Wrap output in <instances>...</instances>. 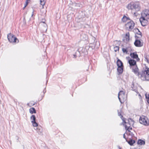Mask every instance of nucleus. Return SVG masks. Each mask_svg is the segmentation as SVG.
I'll return each mask as SVG.
<instances>
[{"instance_id": "obj_37", "label": "nucleus", "mask_w": 149, "mask_h": 149, "mask_svg": "<svg viewBox=\"0 0 149 149\" xmlns=\"http://www.w3.org/2000/svg\"><path fill=\"white\" fill-rule=\"evenodd\" d=\"M43 92L44 94L45 93H46V90H45V89L43 90Z\"/></svg>"}, {"instance_id": "obj_30", "label": "nucleus", "mask_w": 149, "mask_h": 149, "mask_svg": "<svg viewBox=\"0 0 149 149\" xmlns=\"http://www.w3.org/2000/svg\"><path fill=\"white\" fill-rule=\"evenodd\" d=\"M123 52L124 53H127L128 52L127 49V48H123L122 49Z\"/></svg>"}, {"instance_id": "obj_21", "label": "nucleus", "mask_w": 149, "mask_h": 149, "mask_svg": "<svg viewBox=\"0 0 149 149\" xmlns=\"http://www.w3.org/2000/svg\"><path fill=\"white\" fill-rule=\"evenodd\" d=\"M118 115L120 116V118L122 120H123V123H126V122L125 121V118H123V116L121 115V113L118 110Z\"/></svg>"}, {"instance_id": "obj_31", "label": "nucleus", "mask_w": 149, "mask_h": 149, "mask_svg": "<svg viewBox=\"0 0 149 149\" xmlns=\"http://www.w3.org/2000/svg\"><path fill=\"white\" fill-rule=\"evenodd\" d=\"M114 49L115 52H116L119 50V47L118 46H116L114 47Z\"/></svg>"}, {"instance_id": "obj_11", "label": "nucleus", "mask_w": 149, "mask_h": 149, "mask_svg": "<svg viewBox=\"0 0 149 149\" xmlns=\"http://www.w3.org/2000/svg\"><path fill=\"white\" fill-rule=\"evenodd\" d=\"M130 56L134 59H136L137 61H139L140 60L139 58L138 57V54L136 52H135L133 53H131L130 55Z\"/></svg>"}, {"instance_id": "obj_40", "label": "nucleus", "mask_w": 149, "mask_h": 149, "mask_svg": "<svg viewBox=\"0 0 149 149\" xmlns=\"http://www.w3.org/2000/svg\"><path fill=\"white\" fill-rule=\"evenodd\" d=\"M136 13V11L135 12H134V15H135Z\"/></svg>"}, {"instance_id": "obj_19", "label": "nucleus", "mask_w": 149, "mask_h": 149, "mask_svg": "<svg viewBox=\"0 0 149 149\" xmlns=\"http://www.w3.org/2000/svg\"><path fill=\"white\" fill-rule=\"evenodd\" d=\"M137 144L140 145H144L145 144V142L144 140L139 139L138 141Z\"/></svg>"}, {"instance_id": "obj_45", "label": "nucleus", "mask_w": 149, "mask_h": 149, "mask_svg": "<svg viewBox=\"0 0 149 149\" xmlns=\"http://www.w3.org/2000/svg\"><path fill=\"white\" fill-rule=\"evenodd\" d=\"M129 58H130V57H126V58L127 59H128Z\"/></svg>"}, {"instance_id": "obj_20", "label": "nucleus", "mask_w": 149, "mask_h": 149, "mask_svg": "<svg viewBox=\"0 0 149 149\" xmlns=\"http://www.w3.org/2000/svg\"><path fill=\"white\" fill-rule=\"evenodd\" d=\"M130 19L129 17H127L125 15H124L122 18V21L124 22H125L128 20H130Z\"/></svg>"}, {"instance_id": "obj_16", "label": "nucleus", "mask_w": 149, "mask_h": 149, "mask_svg": "<svg viewBox=\"0 0 149 149\" xmlns=\"http://www.w3.org/2000/svg\"><path fill=\"white\" fill-rule=\"evenodd\" d=\"M123 70V66L118 67L117 69L118 74V75L121 74Z\"/></svg>"}, {"instance_id": "obj_29", "label": "nucleus", "mask_w": 149, "mask_h": 149, "mask_svg": "<svg viewBox=\"0 0 149 149\" xmlns=\"http://www.w3.org/2000/svg\"><path fill=\"white\" fill-rule=\"evenodd\" d=\"M125 129L127 130L129 132L130 131V130L132 129V128L130 126L128 127L126 125H125Z\"/></svg>"}, {"instance_id": "obj_22", "label": "nucleus", "mask_w": 149, "mask_h": 149, "mask_svg": "<svg viewBox=\"0 0 149 149\" xmlns=\"http://www.w3.org/2000/svg\"><path fill=\"white\" fill-rule=\"evenodd\" d=\"M125 38H126V42H128L130 40V33L129 32H127L126 33Z\"/></svg>"}, {"instance_id": "obj_35", "label": "nucleus", "mask_w": 149, "mask_h": 149, "mask_svg": "<svg viewBox=\"0 0 149 149\" xmlns=\"http://www.w3.org/2000/svg\"><path fill=\"white\" fill-rule=\"evenodd\" d=\"M16 138L17 139V141H19V137L17 136H16Z\"/></svg>"}, {"instance_id": "obj_8", "label": "nucleus", "mask_w": 149, "mask_h": 149, "mask_svg": "<svg viewBox=\"0 0 149 149\" xmlns=\"http://www.w3.org/2000/svg\"><path fill=\"white\" fill-rule=\"evenodd\" d=\"M134 25L135 24L134 22L132 20H131L125 24V26L126 28L130 31L134 28Z\"/></svg>"}, {"instance_id": "obj_50", "label": "nucleus", "mask_w": 149, "mask_h": 149, "mask_svg": "<svg viewBox=\"0 0 149 149\" xmlns=\"http://www.w3.org/2000/svg\"><path fill=\"white\" fill-rule=\"evenodd\" d=\"M25 7H24V8H23V9H24L25 8Z\"/></svg>"}, {"instance_id": "obj_18", "label": "nucleus", "mask_w": 149, "mask_h": 149, "mask_svg": "<svg viewBox=\"0 0 149 149\" xmlns=\"http://www.w3.org/2000/svg\"><path fill=\"white\" fill-rule=\"evenodd\" d=\"M131 88H132V90L136 92H138L137 88L136 86H135L134 82L133 81L132 82V84L131 86Z\"/></svg>"}, {"instance_id": "obj_24", "label": "nucleus", "mask_w": 149, "mask_h": 149, "mask_svg": "<svg viewBox=\"0 0 149 149\" xmlns=\"http://www.w3.org/2000/svg\"><path fill=\"white\" fill-rule=\"evenodd\" d=\"M127 142L130 146H132L135 142V141L133 140L132 139H131L129 141Z\"/></svg>"}, {"instance_id": "obj_41", "label": "nucleus", "mask_w": 149, "mask_h": 149, "mask_svg": "<svg viewBox=\"0 0 149 149\" xmlns=\"http://www.w3.org/2000/svg\"><path fill=\"white\" fill-rule=\"evenodd\" d=\"M33 12H34V11H33V12H32V15H31L32 16H33Z\"/></svg>"}, {"instance_id": "obj_5", "label": "nucleus", "mask_w": 149, "mask_h": 149, "mask_svg": "<svg viewBox=\"0 0 149 149\" xmlns=\"http://www.w3.org/2000/svg\"><path fill=\"white\" fill-rule=\"evenodd\" d=\"M7 37L8 40L10 42H19L18 40L15 36L11 33H9Z\"/></svg>"}, {"instance_id": "obj_49", "label": "nucleus", "mask_w": 149, "mask_h": 149, "mask_svg": "<svg viewBox=\"0 0 149 149\" xmlns=\"http://www.w3.org/2000/svg\"><path fill=\"white\" fill-rule=\"evenodd\" d=\"M25 7H24V8H23V9H24L25 8Z\"/></svg>"}, {"instance_id": "obj_48", "label": "nucleus", "mask_w": 149, "mask_h": 149, "mask_svg": "<svg viewBox=\"0 0 149 149\" xmlns=\"http://www.w3.org/2000/svg\"><path fill=\"white\" fill-rule=\"evenodd\" d=\"M139 96H141V95H140V94H139Z\"/></svg>"}, {"instance_id": "obj_13", "label": "nucleus", "mask_w": 149, "mask_h": 149, "mask_svg": "<svg viewBox=\"0 0 149 149\" xmlns=\"http://www.w3.org/2000/svg\"><path fill=\"white\" fill-rule=\"evenodd\" d=\"M132 70L134 73L136 74L137 76H139L141 75V73L139 72V69L137 65L135 66V68L134 69H132Z\"/></svg>"}, {"instance_id": "obj_25", "label": "nucleus", "mask_w": 149, "mask_h": 149, "mask_svg": "<svg viewBox=\"0 0 149 149\" xmlns=\"http://www.w3.org/2000/svg\"><path fill=\"white\" fill-rule=\"evenodd\" d=\"M134 30L135 31H138V33H137L136 32V33L138 34V35H140V36H141V37H142V35H141V33L139 31V30L138 29V28H136V29H134Z\"/></svg>"}, {"instance_id": "obj_4", "label": "nucleus", "mask_w": 149, "mask_h": 149, "mask_svg": "<svg viewBox=\"0 0 149 149\" xmlns=\"http://www.w3.org/2000/svg\"><path fill=\"white\" fill-rule=\"evenodd\" d=\"M146 75L149 76V68H146L145 70H143L141 74L140 77L142 80H146Z\"/></svg>"}, {"instance_id": "obj_47", "label": "nucleus", "mask_w": 149, "mask_h": 149, "mask_svg": "<svg viewBox=\"0 0 149 149\" xmlns=\"http://www.w3.org/2000/svg\"><path fill=\"white\" fill-rule=\"evenodd\" d=\"M11 141H10V143H11Z\"/></svg>"}, {"instance_id": "obj_2", "label": "nucleus", "mask_w": 149, "mask_h": 149, "mask_svg": "<svg viewBox=\"0 0 149 149\" xmlns=\"http://www.w3.org/2000/svg\"><path fill=\"white\" fill-rule=\"evenodd\" d=\"M140 123L144 125L148 126L149 125V121L147 118L144 116H141L139 118Z\"/></svg>"}, {"instance_id": "obj_26", "label": "nucleus", "mask_w": 149, "mask_h": 149, "mask_svg": "<svg viewBox=\"0 0 149 149\" xmlns=\"http://www.w3.org/2000/svg\"><path fill=\"white\" fill-rule=\"evenodd\" d=\"M145 97L147 99V102L149 104V94L146 93L145 94Z\"/></svg>"}, {"instance_id": "obj_44", "label": "nucleus", "mask_w": 149, "mask_h": 149, "mask_svg": "<svg viewBox=\"0 0 149 149\" xmlns=\"http://www.w3.org/2000/svg\"><path fill=\"white\" fill-rule=\"evenodd\" d=\"M118 42V41H117V40H115V41H114V42ZM118 42H120V41H118Z\"/></svg>"}, {"instance_id": "obj_6", "label": "nucleus", "mask_w": 149, "mask_h": 149, "mask_svg": "<svg viewBox=\"0 0 149 149\" xmlns=\"http://www.w3.org/2000/svg\"><path fill=\"white\" fill-rule=\"evenodd\" d=\"M118 98L121 103L124 102L125 99V95L123 91H121L118 93Z\"/></svg>"}, {"instance_id": "obj_39", "label": "nucleus", "mask_w": 149, "mask_h": 149, "mask_svg": "<svg viewBox=\"0 0 149 149\" xmlns=\"http://www.w3.org/2000/svg\"><path fill=\"white\" fill-rule=\"evenodd\" d=\"M119 149H121V148L119 146H118Z\"/></svg>"}, {"instance_id": "obj_23", "label": "nucleus", "mask_w": 149, "mask_h": 149, "mask_svg": "<svg viewBox=\"0 0 149 149\" xmlns=\"http://www.w3.org/2000/svg\"><path fill=\"white\" fill-rule=\"evenodd\" d=\"M29 112L31 114H33V113H36V111L35 108L33 107H32L30 109Z\"/></svg>"}, {"instance_id": "obj_43", "label": "nucleus", "mask_w": 149, "mask_h": 149, "mask_svg": "<svg viewBox=\"0 0 149 149\" xmlns=\"http://www.w3.org/2000/svg\"><path fill=\"white\" fill-rule=\"evenodd\" d=\"M130 120L132 121L133 123H134V121L133 120H132V119L130 118Z\"/></svg>"}, {"instance_id": "obj_28", "label": "nucleus", "mask_w": 149, "mask_h": 149, "mask_svg": "<svg viewBox=\"0 0 149 149\" xmlns=\"http://www.w3.org/2000/svg\"><path fill=\"white\" fill-rule=\"evenodd\" d=\"M40 4L42 5L43 6L45 4L46 0H40Z\"/></svg>"}, {"instance_id": "obj_33", "label": "nucleus", "mask_w": 149, "mask_h": 149, "mask_svg": "<svg viewBox=\"0 0 149 149\" xmlns=\"http://www.w3.org/2000/svg\"><path fill=\"white\" fill-rule=\"evenodd\" d=\"M29 1V0H26V4L24 6V7H25L28 4L29 2L28 1Z\"/></svg>"}, {"instance_id": "obj_9", "label": "nucleus", "mask_w": 149, "mask_h": 149, "mask_svg": "<svg viewBox=\"0 0 149 149\" xmlns=\"http://www.w3.org/2000/svg\"><path fill=\"white\" fill-rule=\"evenodd\" d=\"M31 122L32 123L33 126L36 127L38 126V123L36 122V118L35 116L32 115L31 117Z\"/></svg>"}, {"instance_id": "obj_14", "label": "nucleus", "mask_w": 149, "mask_h": 149, "mask_svg": "<svg viewBox=\"0 0 149 149\" xmlns=\"http://www.w3.org/2000/svg\"><path fill=\"white\" fill-rule=\"evenodd\" d=\"M139 20L142 26H144L147 25V19H144V20H143L142 18H140L139 19Z\"/></svg>"}, {"instance_id": "obj_12", "label": "nucleus", "mask_w": 149, "mask_h": 149, "mask_svg": "<svg viewBox=\"0 0 149 149\" xmlns=\"http://www.w3.org/2000/svg\"><path fill=\"white\" fill-rule=\"evenodd\" d=\"M128 63H129L130 66H136V61L134 59H130L128 60Z\"/></svg>"}, {"instance_id": "obj_27", "label": "nucleus", "mask_w": 149, "mask_h": 149, "mask_svg": "<svg viewBox=\"0 0 149 149\" xmlns=\"http://www.w3.org/2000/svg\"><path fill=\"white\" fill-rule=\"evenodd\" d=\"M148 56H147L146 54H145L144 56V58H145V61H146L148 63H149V60L148 58Z\"/></svg>"}, {"instance_id": "obj_1", "label": "nucleus", "mask_w": 149, "mask_h": 149, "mask_svg": "<svg viewBox=\"0 0 149 149\" xmlns=\"http://www.w3.org/2000/svg\"><path fill=\"white\" fill-rule=\"evenodd\" d=\"M128 9H130L137 12L140 10L141 7L140 4L138 2H132L129 4L127 6Z\"/></svg>"}, {"instance_id": "obj_17", "label": "nucleus", "mask_w": 149, "mask_h": 149, "mask_svg": "<svg viewBox=\"0 0 149 149\" xmlns=\"http://www.w3.org/2000/svg\"><path fill=\"white\" fill-rule=\"evenodd\" d=\"M117 65L118 67L123 66V63L122 61L118 59L116 62Z\"/></svg>"}, {"instance_id": "obj_10", "label": "nucleus", "mask_w": 149, "mask_h": 149, "mask_svg": "<svg viewBox=\"0 0 149 149\" xmlns=\"http://www.w3.org/2000/svg\"><path fill=\"white\" fill-rule=\"evenodd\" d=\"M134 44L136 47H140L143 46V43L139 39H135Z\"/></svg>"}, {"instance_id": "obj_32", "label": "nucleus", "mask_w": 149, "mask_h": 149, "mask_svg": "<svg viewBox=\"0 0 149 149\" xmlns=\"http://www.w3.org/2000/svg\"><path fill=\"white\" fill-rule=\"evenodd\" d=\"M45 19H42V21H41V22L44 23L45 25H44V26L46 27H47V25L45 23Z\"/></svg>"}, {"instance_id": "obj_46", "label": "nucleus", "mask_w": 149, "mask_h": 149, "mask_svg": "<svg viewBox=\"0 0 149 149\" xmlns=\"http://www.w3.org/2000/svg\"><path fill=\"white\" fill-rule=\"evenodd\" d=\"M47 81L46 84H47Z\"/></svg>"}, {"instance_id": "obj_7", "label": "nucleus", "mask_w": 149, "mask_h": 149, "mask_svg": "<svg viewBox=\"0 0 149 149\" xmlns=\"http://www.w3.org/2000/svg\"><path fill=\"white\" fill-rule=\"evenodd\" d=\"M149 17V10L148 9H145L143 11L141 14V18L144 20V19H148Z\"/></svg>"}, {"instance_id": "obj_3", "label": "nucleus", "mask_w": 149, "mask_h": 149, "mask_svg": "<svg viewBox=\"0 0 149 149\" xmlns=\"http://www.w3.org/2000/svg\"><path fill=\"white\" fill-rule=\"evenodd\" d=\"M85 50V48L82 47L79 48L75 52V54H73V57L74 58H76L77 57H80Z\"/></svg>"}, {"instance_id": "obj_36", "label": "nucleus", "mask_w": 149, "mask_h": 149, "mask_svg": "<svg viewBox=\"0 0 149 149\" xmlns=\"http://www.w3.org/2000/svg\"><path fill=\"white\" fill-rule=\"evenodd\" d=\"M123 137L126 140H127L126 139L125 137V134H124L123 135Z\"/></svg>"}, {"instance_id": "obj_38", "label": "nucleus", "mask_w": 149, "mask_h": 149, "mask_svg": "<svg viewBox=\"0 0 149 149\" xmlns=\"http://www.w3.org/2000/svg\"><path fill=\"white\" fill-rule=\"evenodd\" d=\"M31 102V104H32V106L34 105L35 104V103H33V102Z\"/></svg>"}, {"instance_id": "obj_34", "label": "nucleus", "mask_w": 149, "mask_h": 149, "mask_svg": "<svg viewBox=\"0 0 149 149\" xmlns=\"http://www.w3.org/2000/svg\"><path fill=\"white\" fill-rule=\"evenodd\" d=\"M135 37L136 39H138L139 38H140L141 37L140 36H138L136 35H135Z\"/></svg>"}, {"instance_id": "obj_42", "label": "nucleus", "mask_w": 149, "mask_h": 149, "mask_svg": "<svg viewBox=\"0 0 149 149\" xmlns=\"http://www.w3.org/2000/svg\"><path fill=\"white\" fill-rule=\"evenodd\" d=\"M23 19H24V21H25V17H24Z\"/></svg>"}, {"instance_id": "obj_15", "label": "nucleus", "mask_w": 149, "mask_h": 149, "mask_svg": "<svg viewBox=\"0 0 149 149\" xmlns=\"http://www.w3.org/2000/svg\"><path fill=\"white\" fill-rule=\"evenodd\" d=\"M80 38L82 40H85L88 38V36L86 34L82 33L81 34Z\"/></svg>"}]
</instances>
